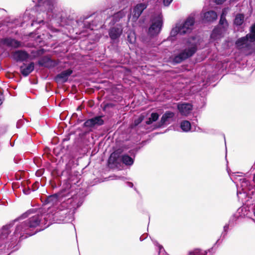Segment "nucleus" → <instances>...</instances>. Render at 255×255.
<instances>
[{
    "instance_id": "f257e3e1",
    "label": "nucleus",
    "mask_w": 255,
    "mask_h": 255,
    "mask_svg": "<svg viewBox=\"0 0 255 255\" xmlns=\"http://www.w3.org/2000/svg\"><path fill=\"white\" fill-rule=\"evenodd\" d=\"M42 217L41 215H36L16 226L14 234L20 235V241L38 232V230L35 231L33 230L40 225Z\"/></svg>"
},
{
    "instance_id": "f03ea898",
    "label": "nucleus",
    "mask_w": 255,
    "mask_h": 255,
    "mask_svg": "<svg viewBox=\"0 0 255 255\" xmlns=\"http://www.w3.org/2000/svg\"><path fill=\"white\" fill-rule=\"evenodd\" d=\"M197 50V46L196 43L191 45V47L185 49L173 58V62L175 63H180L184 60L192 56Z\"/></svg>"
},
{
    "instance_id": "7ed1b4c3",
    "label": "nucleus",
    "mask_w": 255,
    "mask_h": 255,
    "mask_svg": "<svg viewBox=\"0 0 255 255\" xmlns=\"http://www.w3.org/2000/svg\"><path fill=\"white\" fill-rule=\"evenodd\" d=\"M163 24L162 17L160 16L154 17L152 20V23L148 28V33L151 36H154L160 32Z\"/></svg>"
},
{
    "instance_id": "20e7f679",
    "label": "nucleus",
    "mask_w": 255,
    "mask_h": 255,
    "mask_svg": "<svg viewBox=\"0 0 255 255\" xmlns=\"http://www.w3.org/2000/svg\"><path fill=\"white\" fill-rule=\"evenodd\" d=\"M195 23V18L192 16H189L185 20L182 25L179 26V34L184 35L190 33L193 29Z\"/></svg>"
},
{
    "instance_id": "39448f33",
    "label": "nucleus",
    "mask_w": 255,
    "mask_h": 255,
    "mask_svg": "<svg viewBox=\"0 0 255 255\" xmlns=\"http://www.w3.org/2000/svg\"><path fill=\"white\" fill-rule=\"evenodd\" d=\"M102 118V116H98L88 119L83 124V127L93 128L102 126L104 124V121Z\"/></svg>"
},
{
    "instance_id": "423d86ee",
    "label": "nucleus",
    "mask_w": 255,
    "mask_h": 255,
    "mask_svg": "<svg viewBox=\"0 0 255 255\" xmlns=\"http://www.w3.org/2000/svg\"><path fill=\"white\" fill-rule=\"evenodd\" d=\"M146 7L147 5L144 3L137 4L133 8L132 20L133 21H136Z\"/></svg>"
},
{
    "instance_id": "0eeeda50",
    "label": "nucleus",
    "mask_w": 255,
    "mask_h": 255,
    "mask_svg": "<svg viewBox=\"0 0 255 255\" xmlns=\"http://www.w3.org/2000/svg\"><path fill=\"white\" fill-rule=\"evenodd\" d=\"M73 71L71 69L61 72L57 74L54 78L57 83H65L67 81L68 77L72 74Z\"/></svg>"
},
{
    "instance_id": "6e6552de",
    "label": "nucleus",
    "mask_w": 255,
    "mask_h": 255,
    "mask_svg": "<svg viewBox=\"0 0 255 255\" xmlns=\"http://www.w3.org/2000/svg\"><path fill=\"white\" fill-rule=\"evenodd\" d=\"M13 58L17 62L26 61L29 57V54L24 50H17L12 53Z\"/></svg>"
},
{
    "instance_id": "1a4fd4ad",
    "label": "nucleus",
    "mask_w": 255,
    "mask_h": 255,
    "mask_svg": "<svg viewBox=\"0 0 255 255\" xmlns=\"http://www.w3.org/2000/svg\"><path fill=\"white\" fill-rule=\"evenodd\" d=\"M177 109L182 115L187 116L189 115L192 110L193 106L189 103H181L177 105Z\"/></svg>"
},
{
    "instance_id": "9d476101",
    "label": "nucleus",
    "mask_w": 255,
    "mask_h": 255,
    "mask_svg": "<svg viewBox=\"0 0 255 255\" xmlns=\"http://www.w3.org/2000/svg\"><path fill=\"white\" fill-rule=\"evenodd\" d=\"M38 63L40 66L47 68L54 67L57 65L55 61L52 60L48 57H43L38 61Z\"/></svg>"
},
{
    "instance_id": "9b49d317",
    "label": "nucleus",
    "mask_w": 255,
    "mask_h": 255,
    "mask_svg": "<svg viewBox=\"0 0 255 255\" xmlns=\"http://www.w3.org/2000/svg\"><path fill=\"white\" fill-rule=\"evenodd\" d=\"M217 17L216 12L214 10H209L203 13L202 20L205 22H212L216 20Z\"/></svg>"
},
{
    "instance_id": "f8f14e48",
    "label": "nucleus",
    "mask_w": 255,
    "mask_h": 255,
    "mask_svg": "<svg viewBox=\"0 0 255 255\" xmlns=\"http://www.w3.org/2000/svg\"><path fill=\"white\" fill-rule=\"evenodd\" d=\"M34 68V64L33 62H30L29 64L26 65L23 63L22 66L20 67V72L23 76H27L30 73H31Z\"/></svg>"
},
{
    "instance_id": "ddd939ff",
    "label": "nucleus",
    "mask_w": 255,
    "mask_h": 255,
    "mask_svg": "<svg viewBox=\"0 0 255 255\" xmlns=\"http://www.w3.org/2000/svg\"><path fill=\"white\" fill-rule=\"evenodd\" d=\"M38 5L40 6L41 3H42L43 6L44 7L45 10L47 12L52 11L54 8V4L55 1L54 0H37Z\"/></svg>"
},
{
    "instance_id": "4468645a",
    "label": "nucleus",
    "mask_w": 255,
    "mask_h": 255,
    "mask_svg": "<svg viewBox=\"0 0 255 255\" xmlns=\"http://www.w3.org/2000/svg\"><path fill=\"white\" fill-rule=\"evenodd\" d=\"M123 30L121 27H113L109 30V36L113 40L118 38L122 33Z\"/></svg>"
},
{
    "instance_id": "2eb2a0df",
    "label": "nucleus",
    "mask_w": 255,
    "mask_h": 255,
    "mask_svg": "<svg viewBox=\"0 0 255 255\" xmlns=\"http://www.w3.org/2000/svg\"><path fill=\"white\" fill-rule=\"evenodd\" d=\"M123 150L121 148H119L114 151L110 155L108 162L110 164H115L117 163L118 158L123 152Z\"/></svg>"
},
{
    "instance_id": "dca6fc26",
    "label": "nucleus",
    "mask_w": 255,
    "mask_h": 255,
    "mask_svg": "<svg viewBox=\"0 0 255 255\" xmlns=\"http://www.w3.org/2000/svg\"><path fill=\"white\" fill-rule=\"evenodd\" d=\"M174 116V114L173 112L170 111L166 112L165 113L162 115L160 121L158 123V127H161L169 119L173 118Z\"/></svg>"
},
{
    "instance_id": "f3484780",
    "label": "nucleus",
    "mask_w": 255,
    "mask_h": 255,
    "mask_svg": "<svg viewBox=\"0 0 255 255\" xmlns=\"http://www.w3.org/2000/svg\"><path fill=\"white\" fill-rule=\"evenodd\" d=\"M4 43L9 47H12L15 48L20 47L21 45L20 41L12 38L5 39L4 40Z\"/></svg>"
},
{
    "instance_id": "a211bd4d",
    "label": "nucleus",
    "mask_w": 255,
    "mask_h": 255,
    "mask_svg": "<svg viewBox=\"0 0 255 255\" xmlns=\"http://www.w3.org/2000/svg\"><path fill=\"white\" fill-rule=\"evenodd\" d=\"M248 40H250V38L247 34L245 36L238 39L235 44L239 48H241Z\"/></svg>"
},
{
    "instance_id": "6ab92c4d",
    "label": "nucleus",
    "mask_w": 255,
    "mask_h": 255,
    "mask_svg": "<svg viewBox=\"0 0 255 255\" xmlns=\"http://www.w3.org/2000/svg\"><path fill=\"white\" fill-rule=\"evenodd\" d=\"M245 15L243 13L236 14L234 20V24L236 26H241L244 22Z\"/></svg>"
},
{
    "instance_id": "aec40b11",
    "label": "nucleus",
    "mask_w": 255,
    "mask_h": 255,
    "mask_svg": "<svg viewBox=\"0 0 255 255\" xmlns=\"http://www.w3.org/2000/svg\"><path fill=\"white\" fill-rule=\"evenodd\" d=\"M121 160L122 162L126 165L130 166L133 164V159L127 154H124L122 156Z\"/></svg>"
},
{
    "instance_id": "412c9836",
    "label": "nucleus",
    "mask_w": 255,
    "mask_h": 255,
    "mask_svg": "<svg viewBox=\"0 0 255 255\" xmlns=\"http://www.w3.org/2000/svg\"><path fill=\"white\" fill-rule=\"evenodd\" d=\"M58 201V196L55 194L47 197L45 202L46 204H50L51 206H52L56 204Z\"/></svg>"
},
{
    "instance_id": "4be33fe9",
    "label": "nucleus",
    "mask_w": 255,
    "mask_h": 255,
    "mask_svg": "<svg viewBox=\"0 0 255 255\" xmlns=\"http://www.w3.org/2000/svg\"><path fill=\"white\" fill-rule=\"evenodd\" d=\"M144 119V116L140 115L138 118L135 119L132 124H130V128L132 129L135 128L138 126Z\"/></svg>"
},
{
    "instance_id": "5701e85b",
    "label": "nucleus",
    "mask_w": 255,
    "mask_h": 255,
    "mask_svg": "<svg viewBox=\"0 0 255 255\" xmlns=\"http://www.w3.org/2000/svg\"><path fill=\"white\" fill-rule=\"evenodd\" d=\"M251 42L255 41V23L250 27V33L248 34Z\"/></svg>"
},
{
    "instance_id": "b1692460",
    "label": "nucleus",
    "mask_w": 255,
    "mask_h": 255,
    "mask_svg": "<svg viewBox=\"0 0 255 255\" xmlns=\"http://www.w3.org/2000/svg\"><path fill=\"white\" fill-rule=\"evenodd\" d=\"M219 24L222 25L223 28H226L228 26V22L226 18V14L223 12L220 16Z\"/></svg>"
},
{
    "instance_id": "393cba45",
    "label": "nucleus",
    "mask_w": 255,
    "mask_h": 255,
    "mask_svg": "<svg viewBox=\"0 0 255 255\" xmlns=\"http://www.w3.org/2000/svg\"><path fill=\"white\" fill-rule=\"evenodd\" d=\"M180 127L184 131L187 132L191 129V124L188 121H183L181 123Z\"/></svg>"
},
{
    "instance_id": "a878e982",
    "label": "nucleus",
    "mask_w": 255,
    "mask_h": 255,
    "mask_svg": "<svg viewBox=\"0 0 255 255\" xmlns=\"http://www.w3.org/2000/svg\"><path fill=\"white\" fill-rule=\"evenodd\" d=\"M159 118V115L157 113H152L150 115V117L146 122V125H150L153 122L156 121Z\"/></svg>"
},
{
    "instance_id": "bb28decb",
    "label": "nucleus",
    "mask_w": 255,
    "mask_h": 255,
    "mask_svg": "<svg viewBox=\"0 0 255 255\" xmlns=\"http://www.w3.org/2000/svg\"><path fill=\"white\" fill-rule=\"evenodd\" d=\"M222 34V30L219 27L215 28L211 34V37L212 38L217 39Z\"/></svg>"
},
{
    "instance_id": "cd10ccee",
    "label": "nucleus",
    "mask_w": 255,
    "mask_h": 255,
    "mask_svg": "<svg viewBox=\"0 0 255 255\" xmlns=\"http://www.w3.org/2000/svg\"><path fill=\"white\" fill-rule=\"evenodd\" d=\"M128 41L130 43H134L136 40V37L134 32H130L127 36Z\"/></svg>"
},
{
    "instance_id": "c85d7f7f",
    "label": "nucleus",
    "mask_w": 255,
    "mask_h": 255,
    "mask_svg": "<svg viewBox=\"0 0 255 255\" xmlns=\"http://www.w3.org/2000/svg\"><path fill=\"white\" fill-rule=\"evenodd\" d=\"M9 234V231L7 229H2L1 234L0 235V237L1 238H6Z\"/></svg>"
},
{
    "instance_id": "c756f323",
    "label": "nucleus",
    "mask_w": 255,
    "mask_h": 255,
    "mask_svg": "<svg viewBox=\"0 0 255 255\" xmlns=\"http://www.w3.org/2000/svg\"><path fill=\"white\" fill-rule=\"evenodd\" d=\"M179 26L173 28L171 31V34L172 36H175L177 34L179 33Z\"/></svg>"
},
{
    "instance_id": "7c9ffc66",
    "label": "nucleus",
    "mask_w": 255,
    "mask_h": 255,
    "mask_svg": "<svg viewBox=\"0 0 255 255\" xmlns=\"http://www.w3.org/2000/svg\"><path fill=\"white\" fill-rule=\"evenodd\" d=\"M39 184V182H35L34 183H33L32 186V190L33 191L36 190L38 188Z\"/></svg>"
},
{
    "instance_id": "2f4dec72",
    "label": "nucleus",
    "mask_w": 255,
    "mask_h": 255,
    "mask_svg": "<svg viewBox=\"0 0 255 255\" xmlns=\"http://www.w3.org/2000/svg\"><path fill=\"white\" fill-rule=\"evenodd\" d=\"M30 189H29L28 187H27V188H24V189H23V193H24L25 194H26V195H28V194H29L30 193Z\"/></svg>"
},
{
    "instance_id": "473e14b6",
    "label": "nucleus",
    "mask_w": 255,
    "mask_h": 255,
    "mask_svg": "<svg viewBox=\"0 0 255 255\" xmlns=\"http://www.w3.org/2000/svg\"><path fill=\"white\" fill-rule=\"evenodd\" d=\"M163 3L165 6H168L172 2L173 0H163Z\"/></svg>"
},
{
    "instance_id": "72a5a7b5",
    "label": "nucleus",
    "mask_w": 255,
    "mask_h": 255,
    "mask_svg": "<svg viewBox=\"0 0 255 255\" xmlns=\"http://www.w3.org/2000/svg\"><path fill=\"white\" fill-rule=\"evenodd\" d=\"M68 210H64V211H61L60 212L58 211V212H57L56 214L57 215H60V214L66 215L68 213Z\"/></svg>"
},
{
    "instance_id": "f704fd0d",
    "label": "nucleus",
    "mask_w": 255,
    "mask_h": 255,
    "mask_svg": "<svg viewBox=\"0 0 255 255\" xmlns=\"http://www.w3.org/2000/svg\"><path fill=\"white\" fill-rule=\"evenodd\" d=\"M226 0H216L215 1L216 3L220 4L223 3L224 2H225Z\"/></svg>"
},
{
    "instance_id": "c9c22d12",
    "label": "nucleus",
    "mask_w": 255,
    "mask_h": 255,
    "mask_svg": "<svg viewBox=\"0 0 255 255\" xmlns=\"http://www.w3.org/2000/svg\"><path fill=\"white\" fill-rule=\"evenodd\" d=\"M113 105L112 104H107L105 105V107H112Z\"/></svg>"
},
{
    "instance_id": "e433bc0d",
    "label": "nucleus",
    "mask_w": 255,
    "mask_h": 255,
    "mask_svg": "<svg viewBox=\"0 0 255 255\" xmlns=\"http://www.w3.org/2000/svg\"><path fill=\"white\" fill-rule=\"evenodd\" d=\"M224 228L225 231H226V230L229 228V225H226Z\"/></svg>"
},
{
    "instance_id": "4c0bfd02",
    "label": "nucleus",
    "mask_w": 255,
    "mask_h": 255,
    "mask_svg": "<svg viewBox=\"0 0 255 255\" xmlns=\"http://www.w3.org/2000/svg\"><path fill=\"white\" fill-rule=\"evenodd\" d=\"M193 255H198V252H195L193 253Z\"/></svg>"
},
{
    "instance_id": "58836bf2",
    "label": "nucleus",
    "mask_w": 255,
    "mask_h": 255,
    "mask_svg": "<svg viewBox=\"0 0 255 255\" xmlns=\"http://www.w3.org/2000/svg\"><path fill=\"white\" fill-rule=\"evenodd\" d=\"M2 100H1V99L0 98V106L2 104Z\"/></svg>"
},
{
    "instance_id": "ea45409f",
    "label": "nucleus",
    "mask_w": 255,
    "mask_h": 255,
    "mask_svg": "<svg viewBox=\"0 0 255 255\" xmlns=\"http://www.w3.org/2000/svg\"><path fill=\"white\" fill-rule=\"evenodd\" d=\"M77 110H80V107L78 108Z\"/></svg>"
}]
</instances>
